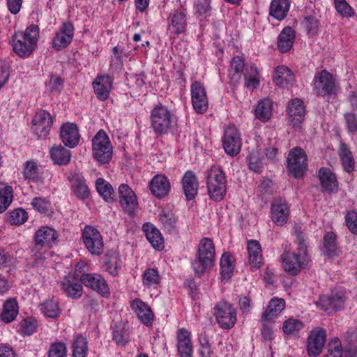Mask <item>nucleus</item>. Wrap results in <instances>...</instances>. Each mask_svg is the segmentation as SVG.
Instances as JSON below:
<instances>
[{
    "label": "nucleus",
    "mask_w": 357,
    "mask_h": 357,
    "mask_svg": "<svg viewBox=\"0 0 357 357\" xmlns=\"http://www.w3.org/2000/svg\"><path fill=\"white\" fill-rule=\"evenodd\" d=\"M297 252L285 250L281 255L284 271L291 275L298 274L301 268L307 263V247L304 243V235L302 232L297 234Z\"/></svg>",
    "instance_id": "nucleus-1"
},
{
    "label": "nucleus",
    "mask_w": 357,
    "mask_h": 357,
    "mask_svg": "<svg viewBox=\"0 0 357 357\" xmlns=\"http://www.w3.org/2000/svg\"><path fill=\"white\" fill-rule=\"evenodd\" d=\"M215 245L212 239L203 238L199 243L196 257L192 261V267L199 277L211 271L215 263Z\"/></svg>",
    "instance_id": "nucleus-2"
},
{
    "label": "nucleus",
    "mask_w": 357,
    "mask_h": 357,
    "mask_svg": "<svg viewBox=\"0 0 357 357\" xmlns=\"http://www.w3.org/2000/svg\"><path fill=\"white\" fill-rule=\"evenodd\" d=\"M39 36V28L31 24L24 31L16 32L12 37L13 51L20 57L28 56L34 50Z\"/></svg>",
    "instance_id": "nucleus-3"
},
{
    "label": "nucleus",
    "mask_w": 357,
    "mask_h": 357,
    "mask_svg": "<svg viewBox=\"0 0 357 357\" xmlns=\"http://www.w3.org/2000/svg\"><path fill=\"white\" fill-rule=\"evenodd\" d=\"M227 180L219 166L214 165L208 170L206 185L210 198L215 202L222 200L226 194Z\"/></svg>",
    "instance_id": "nucleus-4"
},
{
    "label": "nucleus",
    "mask_w": 357,
    "mask_h": 357,
    "mask_svg": "<svg viewBox=\"0 0 357 357\" xmlns=\"http://www.w3.org/2000/svg\"><path fill=\"white\" fill-rule=\"evenodd\" d=\"M58 237L56 231L52 227L43 226L39 228L34 235L35 245L31 249L33 255L37 257L39 255L40 257L56 244Z\"/></svg>",
    "instance_id": "nucleus-5"
},
{
    "label": "nucleus",
    "mask_w": 357,
    "mask_h": 357,
    "mask_svg": "<svg viewBox=\"0 0 357 357\" xmlns=\"http://www.w3.org/2000/svg\"><path fill=\"white\" fill-rule=\"evenodd\" d=\"M93 157L101 164L108 163L112 157V146L103 130L97 132L92 140Z\"/></svg>",
    "instance_id": "nucleus-6"
},
{
    "label": "nucleus",
    "mask_w": 357,
    "mask_h": 357,
    "mask_svg": "<svg viewBox=\"0 0 357 357\" xmlns=\"http://www.w3.org/2000/svg\"><path fill=\"white\" fill-rule=\"evenodd\" d=\"M213 315L222 329H231L236 323V310L229 303L222 301L213 308Z\"/></svg>",
    "instance_id": "nucleus-7"
},
{
    "label": "nucleus",
    "mask_w": 357,
    "mask_h": 357,
    "mask_svg": "<svg viewBox=\"0 0 357 357\" xmlns=\"http://www.w3.org/2000/svg\"><path fill=\"white\" fill-rule=\"evenodd\" d=\"M307 158L304 150L294 147L290 150L287 157V169L295 178L301 176L307 167Z\"/></svg>",
    "instance_id": "nucleus-8"
},
{
    "label": "nucleus",
    "mask_w": 357,
    "mask_h": 357,
    "mask_svg": "<svg viewBox=\"0 0 357 357\" xmlns=\"http://www.w3.org/2000/svg\"><path fill=\"white\" fill-rule=\"evenodd\" d=\"M83 243L93 255H100L103 252V239L100 231L93 226L86 225L82 230Z\"/></svg>",
    "instance_id": "nucleus-9"
},
{
    "label": "nucleus",
    "mask_w": 357,
    "mask_h": 357,
    "mask_svg": "<svg viewBox=\"0 0 357 357\" xmlns=\"http://www.w3.org/2000/svg\"><path fill=\"white\" fill-rule=\"evenodd\" d=\"M222 142L224 151L228 155L234 157L240 153L242 139L240 132L234 126L225 128Z\"/></svg>",
    "instance_id": "nucleus-10"
},
{
    "label": "nucleus",
    "mask_w": 357,
    "mask_h": 357,
    "mask_svg": "<svg viewBox=\"0 0 357 357\" xmlns=\"http://www.w3.org/2000/svg\"><path fill=\"white\" fill-rule=\"evenodd\" d=\"M335 85L331 73L326 70L317 73L313 79V91L318 96H326L335 92Z\"/></svg>",
    "instance_id": "nucleus-11"
},
{
    "label": "nucleus",
    "mask_w": 357,
    "mask_h": 357,
    "mask_svg": "<svg viewBox=\"0 0 357 357\" xmlns=\"http://www.w3.org/2000/svg\"><path fill=\"white\" fill-rule=\"evenodd\" d=\"M80 282L86 287L96 291L103 297H108L110 291L105 279L98 273H84L80 276Z\"/></svg>",
    "instance_id": "nucleus-12"
},
{
    "label": "nucleus",
    "mask_w": 357,
    "mask_h": 357,
    "mask_svg": "<svg viewBox=\"0 0 357 357\" xmlns=\"http://www.w3.org/2000/svg\"><path fill=\"white\" fill-rule=\"evenodd\" d=\"M119 203L123 210L129 215L133 216L138 208V202L134 191L127 184L119 187Z\"/></svg>",
    "instance_id": "nucleus-13"
},
{
    "label": "nucleus",
    "mask_w": 357,
    "mask_h": 357,
    "mask_svg": "<svg viewBox=\"0 0 357 357\" xmlns=\"http://www.w3.org/2000/svg\"><path fill=\"white\" fill-rule=\"evenodd\" d=\"M190 93L194 109L196 112H206L208 108V102L203 84L194 81L191 84Z\"/></svg>",
    "instance_id": "nucleus-14"
},
{
    "label": "nucleus",
    "mask_w": 357,
    "mask_h": 357,
    "mask_svg": "<svg viewBox=\"0 0 357 357\" xmlns=\"http://www.w3.org/2000/svg\"><path fill=\"white\" fill-rule=\"evenodd\" d=\"M326 339V331L321 328H317L311 331L307 340V352L310 356H319L324 347Z\"/></svg>",
    "instance_id": "nucleus-15"
},
{
    "label": "nucleus",
    "mask_w": 357,
    "mask_h": 357,
    "mask_svg": "<svg viewBox=\"0 0 357 357\" xmlns=\"http://www.w3.org/2000/svg\"><path fill=\"white\" fill-rule=\"evenodd\" d=\"M53 118L50 113H36L32 120L31 129L39 137H45L48 134Z\"/></svg>",
    "instance_id": "nucleus-16"
},
{
    "label": "nucleus",
    "mask_w": 357,
    "mask_h": 357,
    "mask_svg": "<svg viewBox=\"0 0 357 357\" xmlns=\"http://www.w3.org/2000/svg\"><path fill=\"white\" fill-rule=\"evenodd\" d=\"M60 137L66 146L69 148L77 146L80 139L77 125L70 122L63 123L61 127Z\"/></svg>",
    "instance_id": "nucleus-17"
},
{
    "label": "nucleus",
    "mask_w": 357,
    "mask_h": 357,
    "mask_svg": "<svg viewBox=\"0 0 357 357\" xmlns=\"http://www.w3.org/2000/svg\"><path fill=\"white\" fill-rule=\"evenodd\" d=\"M73 31L74 27L71 23H63L52 40L53 47L56 50L66 47L73 40Z\"/></svg>",
    "instance_id": "nucleus-18"
},
{
    "label": "nucleus",
    "mask_w": 357,
    "mask_h": 357,
    "mask_svg": "<svg viewBox=\"0 0 357 357\" xmlns=\"http://www.w3.org/2000/svg\"><path fill=\"white\" fill-rule=\"evenodd\" d=\"M113 80L108 75L97 76L92 83L94 93L100 100L108 98Z\"/></svg>",
    "instance_id": "nucleus-19"
},
{
    "label": "nucleus",
    "mask_w": 357,
    "mask_h": 357,
    "mask_svg": "<svg viewBox=\"0 0 357 357\" xmlns=\"http://www.w3.org/2000/svg\"><path fill=\"white\" fill-rule=\"evenodd\" d=\"M344 296L342 293H337L331 296H322L319 298V306L326 312L341 310L344 304Z\"/></svg>",
    "instance_id": "nucleus-20"
},
{
    "label": "nucleus",
    "mask_w": 357,
    "mask_h": 357,
    "mask_svg": "<svg viewBox=\"0 0 357 357\" xmlns=\"http://www.w3.org/2000/svg\"><path fill=\"white\" fill-rule=\"evenodd\" d=\"M68 180L70 183L72 191L79 199H84L89 197V189L82 174L74 173L68 177Z\"/></svg>",
    "instance_id": "nucleus-21"
},
{
    "label": "nucleus",
    "mask_w": 357,
    "mask_h": 357,
    "mask_svg": "<svg viewBox=\"0 0 357 357\" xmlns=\"http://www.w3.org/2000/svg\"><path fill=\"white\" fill-rule=\"evenodd\" d=\"M182 187L187 200H192L197 195L199 182L195 174L192 171L185 172L182 178Z\"/></svg>",
    "instance_id": "nucleus-22"
},
{
    "label": "nucleus",
    "mask_w": 357,
    "mask_h": 357,
    "mask_svg": "<svg viewBox=\"0 0 357 357\" xmlns=\"http://www.w3.org/2000/svg\"><path fill=\"white\" fill-rule=\"evenodd\" d=\"M149 188L155 197L161 199L169 193L170 183L165 176L156 175L150 181Z\"/></svg>",
    "instance_id": "nucleus-23"
},
{
    "label": "nucleus",
    "mask_w": 357,
    "mask_h": 357,
    "mask_svg": "<svg viewBox=\"0 0 357 357\" xmlns=\"http://www.w3.org/2000/svg\"><path fill=\"white\" fill-rule=\"evenodd\" d=\"M289 215L287 204L281 200H275L271 206V219L273 222L282 226L287 222Z\"/></svg>",
    "instance_id": "nucleus-24"
},
{
    "label": "nucleus",
    "mask_w": 357,
    "mask_h": 357,
    "mask_svg": "<svg viewBox=\"0 0 357 357\" xmlns=\"http://www.w3.org/2000/svg\"><path fill=\"white\" fill-rule=\"evenodd\" d=\"M296 32L291 26L284 27L278 37V48L282 53L289 52L294 43Z\"/></svg>",
    "instance_id": "nucleus-25"
},
{
    "label": "nucleus",
    "mask_w": 357,
    "mask_h": 357,
    "mask_svg": "<svg viewBox=\"0 0 357 357\" xmlns=\"http://www.w3.org/2000/svg\"><path fill=\"white\" fill-rule=\"evenodd\" d=\"M62 289L67 296L73 299L80 298L83 293L82 284L71 276L65 277L61 283Z\"/></svg>",
    "instance_id": "nucleus-26"
},
{
    "label": "nucleus",
    "mask_w": 357,
    "mask_h": 357,
    "mask_svg": "<svg viewBox=\"0 0 357 357\" xmlns=\"http://www.w3.org/2000/svg\"><path fill=\"white\" fill-rule=\"evenodd\" d=\"M244 86L253 91L260 84V74L257 66L254 63L248 65L244 72Z\"/></svg>",
    "instance_id": "nucleus-27"
},
{
    "label": "nucleus",
    "mask_w": 357,
    "mask_h": 357,
    "mask_svg": "<svg viewBox=\"0 0 357 357\" xmlns=\"http://www.w3.org/2000/svg\"><path fill=\"white\" fill-rule=\"evenodd\" d=\"M131 307L135 311L142 322L146 326L151 325L153 314L146 304L139 299H135L132 302Z\"/></svg>",
    "instance_id": "nucleus-28"
},
{
    "label": "nucleus",
    "mask_w": 357,
    "mask_h": 357,
    "mask_svg": "<svg viewBox=\"0 0 357 357\" xmlns=\"http://www.w3.org/2000/svg\"><path fill=\"white\" fill-rule=\"evenodd\" d=\"M143 229L151 245L158 250H162L164 248V241L160 231L150 223L144 224L143 225Z\"/></svg>",
    "instance_id": "nucleus-29"
},
{
    "label": "nucleus",
    "mask_w": 357,
    "mask_h": 357,
    "mask_svg": "<svg viewBox=\"0 0 357 357\" xmlns=\"http://www.w3.org/2000/svg\"><path fill=\"white\" fill-rule=\"evenodd\" d=\"M294 80V75L291 69L287 66L282 65L275 68L273 81L278 86L285 87L288 84H291Z\"/></svg>",
    "instance_id": "nucleus-30"
},
{
    "label": "nucleus",
    "mask_w": 357,
    "mask_h": 357,
    "mask_svg": "<svg viewBox=\"0 0 357 357\" xmlns=\"http://www.w3.org/2000/svg\"><path fill=\"white\" fill-rule=\"evenodd\" d=\"M245 68V60L242 56H236L233 57L228 70V77L230 81L234 83H238Z\"/></svg>",
    "instance_id": "nucleus-31"
},
{
    "label": "nucleus",
    "mask_w": 357,
    "mask_h": 357,
    "mask_svg": "<svg viewBox=\"0 0 357 357\" xmlns=\"http://www.w3.org/2000/svg\"><path fill=\"white\" fill-rule=\"evenodd\" d=\"M50 154L55 164L66 165L70 162V151L61 144L53 146L50 151Z\"/></svg>",
    "instance_id": "nucleus-32"
},
{
    "label": "nucleus",
    "mask_w": 357,
    "mask_h": 357,
    "mask_svg": "<svg viewBox=\"0 0 357 357\" xmlns=\"http://www.w3.org/2000/svg\"><path fill=\"white\" fill-rule=\"evenodd\" d=\"M285 307V301L282 298H272L267 309L262 314L263 321H269L277 317Z\"/></svg>",
    "instance_id": "nucleus-33"
},
{
    "label": "nucleus",
    "mask_w": 357,
    "mask_h": 357,
    "mask_svg": "<svg viewBox=\"0 0 357 357\" xmlns=\"http://www.w3.org/2000/svg\"><path fill=\"white\" fill-rule=\"evenodd\" d=\"M289 10L288 0H272L270 4L269 14L278 20H283Z\"/></svg>",
    "instance_id": "nucleus-34"
},
{
    "label": "nucleus",
    "mask_w": 357,
    "mask_h": 357,
    "mask_svg": "<svg viewBox=\"0 0 357 357\" xmlns=\"http://www.w3.org/2000/svg\"><path fill=\"white\" fill-rule=\"evenodd\" d=\"M344 350L345 357H356L357 356V333L353 330H349L344 335Z\"/></svg>",
    "instance_id": "nucleus-35"
},
{
    "label": "nucleus",
    "mask_w": 357,
    "mask_h": 357,
    "mask_svg": "<svg viewBox=\"0 0 357 357\" xmlns=\"http://www.w3.org/2000/svg\"><path fill=\"white\" fill-rule=\"evenodd\" d=\"M169 113H153L151 115V124L157 132H166L170 126Z\"/></svg>",
    "instance_id": "nucleus-36"
},
{
    "label": "nucleus",
    "mask_w": 357,
    "mask_h": 357,
    "mask_svg": "<svg viewBox=\"0 0 357 357\" xmlns=\"http://www.w3.org/2000/svg\"><path fill=\"white\" fill-rule=\"evenodd\" d=\"M193 348L190 333L185 328L180 329V357H193Z\"/></svg>",
    "instance_id": "nucleus-37"
},
{
    "label": "nucleus",
    "mask_w": 357,
    "mask_h": 357,
    "mask_svg": "<svg viewBox=\"0 0 357 357\" xmlns=\"http://www.w3.org/2000/svg\"><path fill=\"white\" fill-rule=\"evenodd\" d=\"M319 179L322 187L329 192L337 189V181L335 174L327 168H321L319 172Z\"/></svg>",
    "instance_id": "nucleus-38"
},
{
    "label": "nucleus",
    "mask_w": 357,
    "mask_h": 357,
    "mask_svg": "<svg viewBox=\"0 0 357 357\" xmlns=\"http://www.w3.org/2000/svg\"><path fill=\"white\" fill-rule=\"evenodd\" d=\"M250 264L254 268H258L262 262L261 245L257 241H250L248 243Z\"/></svg>",
    "instance_id": "nucleus-39"
},
{
    "label": "nucleus",
    "mask_w": 357,
    "mask_h": 357,
    "mask_svg": "<svg viewBox=\"0 0 357 357\" xmlns=\"http://www.w3.org/2000/svg\"><path fill=\"white\" fill-rule=\"evenodd\" d=\"M18 314V304L15 299L7 300L3 306V311L1 314V320L5 323H10L13 321Z\"/></svg>",
    "instance_id": "nucleus-40"
},
{
    "label": "nucleus",
    "mask_w": 357,
    "mask_h": 357,
    "mask_svg": "<svg viewBox=\"0 0 357 357\" xmlns=\"http://www.w3.org/2000/svg\"><path fill=\"white\" fill-rule=\"evenodd\" d=\"M323 252L330 258L338 255L340 251L336 245V235L333 232H328L325 234Z\"/></svg>",
    "instance_id": "nucleus-41"
},
{
    "label": "nucleus",
    "mask_w": 357,
    "mask_h": 357,
    "mask_svg": "<svg viewBox=\"0 0 357 357\" xmlns=\"http://www.w3.org/2000/svg\"><path fill=\"white\" fill-rule=\"evenodd\" d=\"M339 156L344 169L350 173L354 169L355 161L351 151L345 144H341L339 150Z\"/></svg>",
    "instance_id": "nucleus-42"
},
{
    "label": "nucleus",
    "mask_w": 357,
    "mask_h": 357,
    "mask_svg": "<svg viewBox=\"0 0 357 357\" xmlns=\"http://www.w3.org/2000/svg\"><path fill=\"white\" fill-rule=\"evenodd\" d=\"M234 259L230 254L225 252L220 259V273L223 279L231 278L234 271Z\"/></svg>",
    "instance_id": "nucleus-43"
},
{
    "label": "nucleus",
    "mask_w": 357,
    "mask_h": 357,
    "mask_svg": "<svg viewBox=\"0 0 357 357\" xmlns=\"http://www.w3.org/2000/svg\"><path fill=\"white\" fill-rule=\"evenodd\" d=\"M40 310L45 316L50 318H56L61 313L59 302L54 298L47 299L41 304Z\"/></svg>",
    "instance_id": "nucleus-44"
},
{
    "label": "nucleus",
    "mask_w": 357,
    "mask_h": 357,
    "mask_svg": "<svg viewBox=\"0 0 357 357\" xmlns=\"http://www.w3.org/2000/svg\"><path fill=\"white\" fill-rule=\"evenodd\" d=\"M96 187L98 192L106 201H113L114 191L112 186L105 180L99 178L96 180Z\"/></svg>",
    "instance_id": "nucleus-45"
},
{
    "label": "nucleus",
    "mask_w": 357,
    "mask_h": 357,
    "mask_svg": "<svg viewBox=\"0 0 357 357\" xmlns=\"http://www.w3.org/2000/svg\"><path fill=\"white\" fill-rule=\"evenodd\" d=\"M161 277L156 268H146L142 274L143 284L149 288L160 284Z\"/></svg>",
    "instance_id": "nucleus-46"
},
{
    "label": "nucleus",
    "mask_w": 357,
    "mask_h": 357,
    "mask_svg": "<svg viewBox=\"0 0 357 357\" xmlns=\"http://www.w3.org/2000/svg\"><path fill=\"white\" fill-rule=\"evenodd\" d=\"M88 353V342L86 337L77 335L73 344V357H86Z\"/></svg>",
    "instance_id": "nucleus-47"
},
{
    "label": "nucleus",
    "mask_w": 357,
    "mask_h": 357,
    "mask_svg": "<svg viewBox=\"0 0 357 357\" xmlns=\"http://www.w3.org/2000/svg\"><path fill=\"white\" fill-rule=\"evenodd\" d=\"M23 175L29 181L38 182L39 181V169L34 161H26L24 165Z\"/></svg>",
    "instance_id": "nucleus-48"
},
{
    "label": "nucleus",
    "mask_w": 357,
    "mask_h": 357,
    "mask_svg": "<svg viewBox=\"0 0 357 357\" xmlns=\"http://www.w3.org/2000/svg\"><path fill=\"white\" fill-rule=\"evenodd\" d=\"M303 328V324L300 320L290 318L284 322L282 331L287 335L296 336Z\"/></svg>",
    "instance_id": "nucleus-49"
},
{
    "label": "nucleus",
    "mask_w": 357,
    "mask_h": 357,
    "mask_svg": "<svg viewBox=\"0 0 357 357\" xmlns=\"http://www.w3.org/2000/svg\"><path fill=\"white\" fill-rule=\"evenodd\" d=\"M248 167L250 170L256 173H260L264 167L263 159L257 150H252L248 157Z\"/></svg>",
    "instance_id": "nucleus-50"
},
{
    "label": "nucleus",
    "mask_w": 357,
    "mask_h": 357,
    "mask_svg": "<svg viewBox=\"0 0 357 357\" xmlns=\"http://www.w3.org/2000/svg\"><path fill=\"white\" fill-rule=\"evenodd\" d=\"M13 190L11 186L6 185L0 190V213L4 212L13 201Z\"/></svg>",
    "instance_id": "nucleus-51"
},
{
    "label": "nucleus",
    "mask_w": 357,
    "mask_h": 357,
    "mask_svg": "<svg viewBox=\"0 0 357 357\" xmlns=\"http://www.w3.org/2000/svg\"><path fill=\"white\" fill-rule=\"evenodd\" d=\"M121 267V261L118 255H112L109 260L105 263V270L112 276L119 275Z\"/></svg>",
    "instance_id": "nucleus-52"
},
{
    "label": "nucleus",
    "mask_w": 357,
    "mask_h": 357,
    "mask_svg": "<svg viewBox=\"0 0 357 357\" xmlns=\"http://www.w3.org/2000/svg\"><path fill=\"white\" fill-rule=\"evenodd\" d=\"M159 221L169 232L176 227V220L170 211L162 210L159 214Z\"/></svg>",
    "instance_id": "nucleus-53"
},
{
    "label": "nucleus",
    "mask_w": 357,
    "mask_h": 357,
    "mask_svg": "<svg viewBox=\"0 0 357 357\" xmlns=\"http://www.w3.org/2000/svg\"><path fill=\"white\" fill-rule=\"evenodd\" d=\"M342 350L341 341L335 337L328 342L325 357H342Z\"/></svg>",
    "instance_id": "nucleus-54"
},
{
    "label": "nucleus",
    "mask_w": 357,
    "mask_h": 357,
    "mask_svg": "<svg viewBox=\"0 0 357 357\" xmlns=\"http://www.w3.org/2000/svg\"><path fill=\"white\" fill-rule=\"evenodd\" d=\"M335 8L337 12L343 17L354 16L355 11L346 0H334Z\"/></svg>",
    "instance_id": "nucleus-55"
},
{
    "label": "nucleus",
    "mask_w": 357,
    "mask_h": 357,
    "mask_svg": "<svg viewBox=\"0 0 357 357\" xmlns=\"http://www.w3.org/2000/svg\"><path fill=\"white\" fill-rule=\"evenodd\" d=\"M67 348L61 342L52 343L49 348L47 357H66Z\"/></svg>",
    "instance_id": "nucleus-56"
},
{
    "label": "nucleus",
    "mask_w": 357,
    "mask_h": 357,
    "mask_svg": "<svg viewBox=\"0 0 357 357\" xmlns=\"http://www.w3.org/2000/svg\"><path fill=\"white\" fill-rule=\"evenodd\" d=\"M167 31L171 38H173L172 45H173L175 40L178 36V15L177 13H173L169 18Z\"/></svg>",
    "instance_id": "nucleus-57"
},
{
    "label": "nucleus",
    "mask_w": 357,
    "mask_h": 357,
    "mask_svg": "<svg viewBox=\"0 0 357 357\" xmlns=\"http://www.w3.org/2000/svg\"><path fill=\"white\" fill-rule=\"evenodd\" d=\"M27 218V213L22 208H17L10 213L8 220L11 225H19L24 224Z\"/></svg>",
    "instance_id": "nucleus-58"
},
{
    "label": "nucleus",
    "mask_w": 357,
    "mask_h": 357,
    "mask_svg": "<svg viewBox=\"0 0 357 357\" xmlns=\"http://www.w3.org/2000/svg\"><path fill=\"white\" fill-rule=\"evenodd\" d=\"M302 25L308 33L314 35L319 29V21L314 16L305 17Z\"/></svg>",
    "instance_id": "nucleus-59"
},
{
    "label": "nucleus",
    "mask_w": 357,
    "mask_h": 357,
    "mask_svg": "<svg viewBox=\"0 0 357 357\" xmlns=\"http://www.w3.org/2000/svg\"><path fill=\"white\" fill-rule=\"evenodd\" d=\"M275 105L271 98H264L258 102L255 112H272L276 109Z\"/></svg>",
    "instance_id": "nucleus-60"
},
{
    "label": "nucleus",
    "mask_w": 357,
    "mask_h": 357,
    "mask_svg": "<svg viewBox=\"0 0 357 357\" xmlns=\"http://www.w3.org/2000/svg\"><path fill=\"white\" fill-rule=\"evenodd\" d=\"M37 261L33 265L36 266V272L38 275V279L41 281L42 283L45 282L46 278L48 277L47 271L45 266L41 264V261L43 260V257H39V255H37V257H35Z\"/></svg>",
    "instance_id": "nucleus-61"
},
{
    "label": "nucleus",
    "mask_w": 357,
    "mask_h": 357,
    "mask_svg": "<svg viewBox=\"0 0 357 357\" xmlns=\"http://www.w3.org/2000/svg\"><path fill=\"white\" fill-rule=\"evenodd\" d=\"M345 222L348 229L354 234H357V213L349 211L345 217Z\"/></svg>",
    "instance_id": "nucleus-62"
},
{
    "label": "nucleus",
    "mask_w": 357,
    "mask_h": 357,
    "mask_svg": "<svg viewBox=\"0 0 357 357\" xmlns=\"http://www.w3.org/2000/svg\"><path fill=\"white\" fill-rule=\"evenodd\" d=\"M31 205L38 211L45 213L48 211L50 204L45 199L35 197L32 199Z\"/></svg>",
    "instance_id": "nucleus-63"
},
{
    "label": "nucleus",
    "mask_w": 357,
    "mask_h": 357,
    "mask_svg": "<svg viewBox=\"0 0 357 357\" xmlns=\"http://www.w3.org/2000/svg\"><path fill=\"white\" fill-rule=\"evenodd\" d=\"M287 109L288 112H302L305 109V106L303 100L296 98L288 102Z\"/></svg>",
    "instance_id": "nucleus-64"
}]
</instances>
